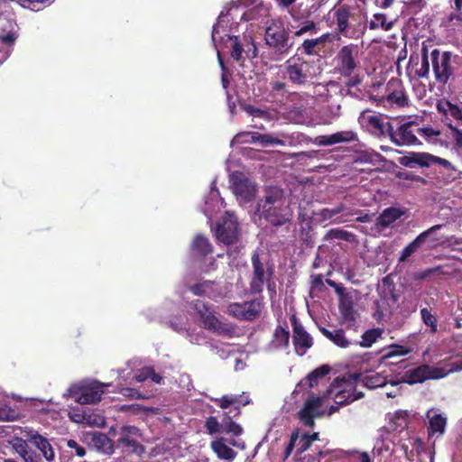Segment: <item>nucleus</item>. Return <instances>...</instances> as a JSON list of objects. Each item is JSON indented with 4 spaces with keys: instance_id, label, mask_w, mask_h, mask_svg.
Returning a JSON list of instances; mask_svg holds the SVG:
<instances>
[{
    "instance_id": "nucleus-1",
    "label": "nucleus",
    "mask_w": 462,
    "mask_h": 462,
    "mask_svg": "<svg viewBox=\"0 0 462 462\" xmlns=\"http://www.w3.org/2000/svg\"><path fill=\"white\" fill-rule=\"evenodd\" d=\"M357 382L356 374L336 378L328 389L326 396L311 395L308 397L298 412L300 421L307 427H313L315 419L326 413V399H331L337 404L328 408V415H331L338 411L339 406L347 405L362 398L363 393L356 390Z\"/></svg>"
},
{
    "instance_id": "nucleus-2",
    "label": "nucleus",
    "mask_w": 462,
    "mask_h": 462,
    "mask_svg": "<svg viewBox=\"0 0 462 462\" xmlns=\"http://www.w3.org/2000/svg\"><path fill=\"white\" fill-rule=\"evenodd\" d=\"M291 21H289L285 28L280 21L273 22L265 31L264 40L266 45L275 55H287L293 46L289 36L292 33L296 37L304 34H315L318 31L317 23L310 19H302L300 16L290 12Z\"/></svg>"
},
{
    "instance_id": "nucleus-3",
    "label": "nucleus",
    "mask_w": 462,
    "mask_h": 462,
    "mask_svg": "<svg viewBox=\"0 0 462 462\" xmlns=\"http://www.w3.org/2000/svg\"><path fill=\"white\" fill-rule=\"evenodd\" d=\"M228 22V12L222 11L217 23L213 26L212 42L217 49L218 43L225 42L226 46L231 50L232 59L239 65H244L246 60H251L257 56V47L250 33L230 35L226 30Z\"/></svg>"
},
{
    "instance_id": "nucleus-4",
    "label": "nucleus",
    "mask_w": 462,
    "mask_h": 462,
    "mask_svg": "<svg viewBox=\"0 0 462 462\" xmlns=\"http://www.w3.org/2000/svg\"><path fill=\"white\" fill-rule=\"evenodd\" d=\"M260 217L273 226H282L291 220L292 216L283 191L278 188L270 189L257 204Z\"/></svg>"
},
{
    "instance_id": "nucleus-5",
    "label": "nucleus",
    "mask_w": 462,
    "mask_h": 462,
    "mask_svg": "<svg viewBox=\"0 0 462 462\" xmlns=\"http://www.w3.org/2000/svg\"><path fill=\"white\" fill-rule=\"evenodd\" d=\"M283 79L294 87L311 85L320 73L319 67L312 60L300 55L289 58L281 67Z\"/></svg>"
},
{
    "instance_id": "nucleus-6",
    "label": "nucleus",
    "mask_w": 462,
    "mask_h": 462,
    "mask_svg": "<svg viewBox=\"0 0 462 462\" xmlns=\"http://www.w3.org/2000/svg\"><path fill=\"white\" fill-rule=\"evenodd\" d=\"M437 109L447 127V134L452 141L457 155L462 160V103L441 99Z\"/></svg>"
},
{
    "instance_id": "nucleus-7",
    "label": "nucleus",
    "mask_w": 462,
    "mask_h": 462,
    "mask_svg": "<svg viewBox=\"0 0 462 462\" xmlns=\"http://www.w3.org/2000/svg\"><path fill=\"white\" fill-rule=\"evenodd\" d=\"M401 163L409 168L416 165L420 167L438 165L439 168L438 174L445 183H450L461 175V172L449 161L427 152H411L401 159Z\"/></svg>"
},
{
    "instance_id": "nucleus-8",
    "label": "nucleus",
    "mask_w": 462,
    "mask_h": 462,
    "mask_svg": "<svg viewBox=\"0 0 462 462\" xmlns=\"http://www.w3.org/2000/svg\"><path fill=\"white\" fill-rule=\"evenodd\" d=\"M462 370V359L456 360L449 364L438 366H430L428 365H420L416 368L410 369L404 373L401 382L408 384L422 383L429 379H439L447 376L450 373Z\"/></svg>"
},
{
    "instance_id": "nucleus-9",
    "label": "nucleus",
    "mask_w": 462,
    "mask_h": 462,
    "mask_svg": "<svg viewBox=\"0 0 462 462\" xmlns=\"http://www.w3.org/2000/svg\"><path fill=\"white\" fill-rule=\"evenodd\" d=\"M109 385L95 380H85L72 384L63 396L72 397L80 404H94L101 400L105 388Z\"/></svg>"
},
{
    "instance_id": "nucleus-10",
    "label": "nucleus",
    "mask_w": 462,
    "mask_h": 462,
    "mask_svg": "<svg viewBox=\"0 0 462 462\" xmlns=\"http://www.w3.org/2000/svg\"><path fill=\"white\" fill-rule=\"evenodd\" d=\"M192 308L202 327L215 334L231 337L234 333V327L219 319L216 312L200 300L193 301Z\"/></svg>"
},
{
    "instance_id": "nucleus-11",
    "label": "nucleus",
    "mask_w": 462,
    "mask_h": 462,
    "mask_svg": "<svg viewBox=\"0 0 462 462\" xmlns=\"http://www.w3.org/2000/svg\"><path fill=\"white\" fill-rule=\"evenodd\" d=\"M230 189L240 206H245L254 200L257 194L256 183L240 171L229 176Z\"/></svg>"
},
{
    "instance_id": "nucleus-12",
    "label": "nucleus",
    "mask_w": 462,
    "mask_h": 462,
    "mask_svg": "<svg viewBox=\"0 0 462 462\" xmlns=\"http://www.w3.org/2000/svg\"><path fill=\"white\" fill-rule=\"evenodd\" d=\"M430 58L436 80L446 84L454 73L452 62L458 57L450 51L441 52L439 49H434L431 51Z\"/></svg>"
},
{
    "instance_id": "nucleus-13",
    "label": "nucleus",
    "mask_w": 462,
    "mask_h": 462,
    "mask_svg": "<svg viewBox=\"0 0 462 462\" xmlns=\"http://www.w3.org/2000/svg\"><path fill=\"white\" fill-rule=\"evenodd\" d=\"M378 105L384 107H403L408 105V97L401 80L392 79L384 87V94L373 97Z\"/></svg>"
},
{
    "instance_id": "nucleus-14",
    "label": "nucleus",
    "mask_w": 462,
    "mask_h": 462,
    "mask_svg": "<svg viewBox=\"0 0 462 462\" xmlns=\"http://www.w3.org/2000/svg\"><path fill=\"white\" fill-rule=\"evenodd\" d=\"M216 236L220 243L226 245H233L238 240V223L233 213L226 212L222 221L217 226Z\"/></svg>"
},
{
    "instance_id": "nucleus-15",
    "label": "nucleus",
    "mask_w": 462,
    "mask_h": 462,
    "mask_svg": "<svg viewBox=\"0 0 462 462\" xmlns=\"http://www.w3.org/2000/svg\"><path fill=\"white\" fill-rule=\"evenodd\" d=\"M15 23L5 15H0V64H2L11 53V45L16 40Z\"/></svg>"
},
{
    "instance_id": "nucleus-16",
    "label": "nucleus",
    "mask_w": 462,
    "mask_h": 462,
    "mask_svg": "<svg viewBox=\"0 0 462 462\" xmlns=\"http://www.w3.org/2000/svg\"><path fill=\"white\" fill-rule=\"evenodd\" d=\"M117 434L116 445L118 448L137 455H142L144 452L143 446L138 442V438L141 437L138 428L134 426H123Z\"/></svg>"
},
{
    "instance_id": "nucleus-17",
    "label": "nucleus",
    "mask_w": 462,
    "mask_h": 462,
    "mask_svg": "<svg viewBox=\"0 0 462 462\" xmlns=\"http://www.w3.org/2000/svg\"><path fill=\"white\" fill-rule=\"evenodd\" d=\"M358 122L362 128L375 136H380L385 132L389 133L391 130V124L389 122L384 121L381 116L370 111H363L358 117Z\"/></svg>"
},
{
    "instance_id": "nucleus-18",
    "label": "nucleus",
    "mask_w": 462,
    "mask_h": 462,
    "mask_svg": "<svg viewBox=\"0 0 462 462\" xmlns=\"http://www.w3.org/2000/svg\"><path fill=\"white\" fill-rule=\"evenodd\" d=\"M262 308V300H254L242 303H232L228 306L227 312L239 319L253 320L260 315Z\"/></svg>"
},
{
    "instance_id": "nucleus-19",
    "label": "nucleus",
    "mask_w": 462,
    "mask_h": 462,
    "mask_svg": "<svg viewBox=\"0 0 462 462\" xmlns=\"http://www.w3.org/2000/svg\"><path fill=\"white\" fill-rule=\"evenodd\" d=\"M419 130L418 125L412 122H405L401 124L396 130L393 129L389 131L391 140L397 145H411L417 143L418 138L415 135V131Z\"/></svg>"
},
{
    "instance_id": "nucleus-20",
    "label": "nucleus",
    "mask_w": 462,
    "mask_h": 462,
    "mask_svg": "<svg viewBox=\"0 0 462 462\" xmlns=\"http://www.w3.org/2000/svg\"><path fill=\"white\" fill-rule=\"evenodd\" d=\"M23 435L41 452L47 462H52L55 459L54 448L46 437L31 428H26L23 430Z\"/></svg>"
},
{
    "instance_id": "nucleus-21",
    "label": "nucleus",
    "mask_w": 462,
    "mask_h": 462,
    "mask_svg": "<svg viewBox=\"0 0 462 462\" xmlns=\"http://www.w3.org/2000/svg\"><path fill=\"white\" fill-rule=\"evenodd\" d=\"M357 53V47L353 44L344 46L340 49L336 60L337 67L343 75L349 76L353 73L357 65L356 60Z\"/></svg>"
},
{
    "instance_id": "nucleus-22",
    "label": "nucleus",
    "mask_w": 462,
    "mask_h": 462,
    "mask_svg": "<svg viewBox=\"0 0 462 462\" xmlns=\"http://www.w3.org/2000/svg\"><path fill=\"white\" fill-rule=\"evenodd\" d=\"M293 328L292 342L297 355L303 356L312 346L313 339L298 321L295 316L291 318Z\"/></svg>"
},
{
    "instance_id": "nucleus-23",
    "label": "nucleus",
    "mask_w": 462,
    "mask_h": 462,
    "mask_svg": "<svg viewBox=\"0 0 462 462\" xmlns=\"http://www.w3.org/2000/svg\"><path fill=\"white\" fill-rule=\"evenodd\" d=\"M353 214L346 210L344 204H339L333 208H323L314 214L315 220L323 224L329 221L333 224H342L348 221Z\"/></svg>"
},
{
    "instance_id": "nucleus-24",
    "label": "nucleus",
    "mask_w": 462,
    "mask_h": 462,
    "mask_svg": "<svg viewBox=\"0 0 462 462\" xmlns=\"http://www.w3.org/2000/svg\"><path fill=\"white\" fill-rule=\"evenodd\" d=\"M355 141H357V134L352 130H346L332 134L319 135L315 137L314 143L319 146H330Z\"/></svg>"
},
{
    "instance_id": "nucleus-25",
    "label": "nucleus",
    "mask_w": 462,
    "mask_h": 462,
    "mask_svg": "<svg viewBox=\"0 0 462 462\" xmlns=\"http://www.w3.org/2000/svg\"><path fill=\"white\" fill-rule=\"evenodd\" d=\"M88 444L97 451L110 455L114 452L113 441L102 432H90L85 436Z\"/></svg>"
},
{
    "instance_id": "nucleus-26",
    "label": "nucleus",
    "mask_w": 462,
    "mask_h": 462,
    "mask_svg": "<svg viewBox=\"0 0 462 462\" xmlns=\"http://www.w3.org/2000/svg\"><path fill=\"white\" fill-rule=\"evenodd\" d=\"M356 374L357 375V380L362 382L364 386L368 389L385 387L391 380L388 379V375L384 372L365 371Z\"/></svg>"
},
{
    "instance_id": "nucleus-27",
    "label": "nucleus",
    "mask_w": 462,
    "mask_h": 462,
    "mask_svg": "<svg viewBox=\"0 0 462 462\" xmlns=\"http://www.w3.org/2000/svg\"><path fill=\"white\" fill-rule=\"evenodd\" d=\"M224 201L220 197L218 189L216 188V180L211 183L208 195L205 198L204 214L208 218H211L213 215L217 213L223 207Z\"/></svg>"
},
{
    "instance_id": "nucleus-28",
    "label": "nucleus",
    "mask_w": 462,
    "mask_h": 462,
    "mask_svg": "<svg viewBox=\"0 0 462 462\" xmlns=\"http://www.w3.org/2000/svg\"><path fill=\"white\" fill-rule=\"evenodd\" d=\"M329 372L330 367L326 365L316 368L297 384L294 393H298L305 389L313 388L318 385L319 381L328 374Z\"/></svg>"
},
{
    "instance_id": "nucleus-29",
    "label": "nucleus",
    "mask_w": 462,
    "mask_h": 462,
    "mask_svg": "<svg viewBox=\"0 0 462 462\" xmlns=\"http://www.w3.org/2000/svg\"><path fill=\"white\" fill-rule=\"evenodd\" d=\"M255 143H260L264 147L268 146H284L287 143H291L290 141L292 135L286 133H278L276 135L270 134L254 133Z\"/></svg>"
},
{
    "instance_id": "nucleus-30",
    "label": "nucleus",
    "mask_w": 462,
    "mask_h": 462,
    "mask_svg": "<svg viewBox=\"0 0 462 462\" xmlns=\"http://www.w3.org/2000/svg\"><path fill=\"white\" fill-rule=\"evenodd\" d=\"M442 225H436L429 228L428 230L420 233L412 242H411L401 253L399 261L405 262L412 254H414L424 241L434 232L439 230Z\"/></svg>"
},
{
    "instance_id": "nucleus-31",
    "label": "nucleus",
    "mask_w": 462,
    "mask_h": 462,
    "mask_svg": "<svg viewBox=\"0 0 462 462\" xmlns=\"http://www.w3.org/2000/svg\"><path fill=\"white\" fill-rule=\"evenodd\" d=\"M402 216V212L395 208H388L384 209L376 218L374 229L377 233H382L390 227L396 220Z\"/></svg>"
},
{
    "instance_id": "nucleus-32",
    "label": "nucleus",
    "mask_w": 462,
    "mask_h": 462,
    "mask_svg": "<svg viewBox=\"0 0 462 462\" xmlns=\"http://www.w3.org/2000/svg\"><path fill=\"white\" fill-rule=\"evenodd\" d=\"M28 442L29 441L27 438L26 439H23L20 437H14L10 440V445L12 446L13 449L23 462L32 461L34 458L40 456L29 448Z\"/></svg>"
},
{
    "instance_id": "nucleus-33",
    "label": "nucleus",
    "mask_w": 462,
    "mask_h": 462,
    "mask_svg": "<svg viewBox=\"0 0 462 462\" xmlns=\"http://www.w3.org/2000/svg\"><path fill=\"white\" fill-rule=\"evenodd\" d=\"M427 417L430 422L429 436H442L445 432L447 418L443 414L438 413L435 410L428 411Z\"/></svg>"
},
{
    "instance_id": "nucleus-34",
    "label": "nucleus",
    "mask_w": 462,
    "mask_h": 462,
    "mask_svg": "<svg viewBox=\"0 0 462 462\" xmlns=\"http://www.w3.org/2000/svg\"><path fill=\"white\" fill-rule=\"evenodd\" d=\"M170 327L178 333L185 334V337L191 344L204 345L207 344L209 346V342L207 340L206 335L202 330H188L184 324L170 322Z\"/></svg>"
},
{
    "instance_id": "nucleus-35",
    "label": "nucleus",
    "mask_w": 462,
    "mask_h": 462,
    "mask_svg": "<svg viewBox=\"0 0 462 462\" xmlns=\"http://www.w3.org/2000/svg\"><path fill=\"white\" fill-rule=\"evenodd\" d=\"M252 263L254 267V276L251 282V289L254 292H259L263 290L265 275L263 265L260 262L259 255L257 253H254L253 254Z\"/></svg>"
},
{
    "instance_id": "nucleus-36",
    "label": "nucleus",
    "mask_w": 462,
    "mask_h": 462,
    "mask_svg": "<svg viewBox=\"0 0 462 462\" xmlns=\"http://www.w3.org/2000/svg\"><path fill=\"white\" fill-rule=\"evenodd\" d=\"M393 443L389 438V432L385 429L378 431V437L374 445L373 453L378 456L389 454L393 449Z\"/></svg>"
},
{
    "instance_id": "nucleus-37",
    "label": "nucleus",
    "mask_w": 462,
    "mask_h": 462,
    "mask_svg": "<svg viewBox=\"0 0 462 462\" xmlns=\"http://www.w3.org/2000/svg\"><path fill=\"white\" fill-rule=\"evenodd\" d=\"M290 333L282 327L278 326L273 336V339L267 346L269 351L286 348L289 346Z\"/></svg>"
},
{
    "instance_id": "nucleus-38",
    "label": "nucleus",
    "mask_w": 462,
    "mask_h": 462,
    "mask_svg": "<svg viewBox=\"0 0 462 462\" xmlns=\"http://www.w3.org/2000/svg\"><path fill=\"white\" fill-rule=\"evenodd\" d=\"M210 447L220 459L233 461L236 457V452L226 444L224 439L211 441Z\"/></svg>"
},
{
    "instance_id": "nucleus-39",
    "label": "nucleus",
    "mask_w": 462,
    "mask_h": 462,
    "mask_svg": "<svg viewBox=\"0 0 462 462\" xmlns=\"http://www.w3.org/2000/svg\"><path fill=\"white\" fill-rule=\"evenodd\" d=\"M328 38V34H323L319 38L307 39L298 48V51H301L307 55H315L319 52L320 47L327 42Z\"/></svg>"
},
{
    "instance_id": "nucleus-40",
    "label": "nucleus",
    "mask_w": 462,
    "mask_h": 462,
    "mask_svg": "<svg viewBox=\"0 0 462 462\" xmlns=\"http://www.w3.org/2000/svg\"><path fill=\"white\" fill-rule=\"evenodd\" d=\"M191 252L196 256H206L212 252V245L206 236L199 234L193 239Z\"/></svg>"
},
{
    "instance_id": "nucleus-41",
    "label": "nucleus",
    "mask_w": 462,
    "mask_h": 462,
    "mask_svg": "<svg viewBox=\"0 0 462 462\" xmlns=\"http://www.w3.org/2000/svg\"><path fill=\"white\" fill-rule=\"evenodd\" d=\"M409 414L407 411H397L389 416V428L393 431H402L408 424Z\"/></svg>"
},
{
    "instance_id": "nucleus-42",
    "label": "nucleus",
    "mask_w": 462,
    "mask_h": 462,
    "mask_svg": "<svg viewBox=\"0 0 462 462\" xmlns=\"http://www.w3.org/2000/svg\"><path fill=\"white\" fill-rule=\"evenodd\" d=\"M242 108L249 116L253 118V121L255 119H262L265 122H271L274 118L271 111L266 108L257 107L249 104L243 105Z\"/></svg>"
},
{
    "instance_id": "nucleus-43",
    "label": "nucleus",
    "mask_w": 462,
    "mask_h": 462,
    "mask_svg": "<svg viewBox=\"0 0 462 462\" xmlns=\"http://www.w3.org/2000/svg\"><path fill=\"white\" fill-rule=\"evenodd\" d=\"M320 331L326 337L339 347L346 348L352 345V342L346 337L345 332L342 329L330 331L325 328H321Z\"/></svg>"
},
{
    "instance_id": "nucleus-44",
    "label": "nucleus",
    "mask_w": 462,
    "mask_h": 462,
    "mask_svg": "<svg viewBox=\"0 0 462 462\" xmlns=\"http://www.w3.org/2000/svg\"><path fill=\"white\" fill-rule=\"evenodd\" d=\"M352 14L349 9L345 6H341L335 12L336 22L337 30L340 33L346 35L349 28V20L352 17Z\"/></svg>"
},
{
    "instance_id": "nucleus-45",
    "label": "nucleus",
    "mask_w": 462,
    "mask_h": 462,
    "mask_svg": "<svg viewBox=\"0 0 462 462\" xmlns=\"http://www.w3.org/2000/svg\"><path fill=\"white\" fill-rule=\"evenodd\" d=\"M248 396L236 395V394H226L222 396L221 398L215 399V402L221 407L222 409H226L231 405H246L249 403Z\"/></svg>"
},
{
    "instance_id": "nucleus-46",
    "label": "nucleus",
    "mask_w": 462,
    "mask_h": 462,
    "mask_svg": "<svg viewBox=\"0 0 462 462\" xmlns=\"http://www.w3.org/2000/svg\"><path fill=\"white\" fill-rule=\"evenodd\" d=\"M215 282L210 281H203L190 287V291L195 295H207L209 298L215 299L219 296L215 292Z\"/></svg>"
},
{
    "instance_id": "nucleus-47",
    "label": "nucleus",
    "mask_w": 462,
    "mask_h": 462,
    "mask_svg": "<svg viewBox=\"0 0 462 462\" xmlns=\"http://www.w3.org/2000/svg\"><path fill=\"white\" fill-rule=\"evenodd\" d=\"M411 352V349L401 345H390L381 351V358L387 360L394 356H403Z\"/></svg>"
},
{
    "instance_id": "nucleus-48",
    "label": "nucleus",
    "mask_w": 462,
    "mask_h": 462,
    "mask_svg": "<svg viewBox=\"0 0 462 462\" xmlns=\"http://www.w3.org/2000/svg\"><path fill=\"white\" fill-rule=\"evenodd\" d=\"M430 59L427 46L423 42L421 48V63L420 68L415 70V75L418 78H428L430 74Z\"/></svg>"
},
{
    "instance_id": "nucleus-49",
    "label": "nucleus",
    "mask_w": 462,
    "mask_h": 462,
    "mask_svg": "<svg viewBox=\"0 0 462 462\" xmlns=\"http://www.w3.org/2000/svg\"><path fill=\"white\" fill-rule=\"evenodd\" d=\"M393 26V22H387L384 14H374L369 23V28L372 30L382 28L384 31H390Z\"/></svg>"
},
{
    "instance_id": "nucleus-50",
    "label": "nucleus",
    "mask_w": 462,
    "mask_h": 462,
    "mask_svg": "<svg viewBox=\"0 0 462 462\" xmlns=\"http://www.w3.org/2000/svg\"><path fill=\"white\" fill-rule=\"evenodd\" d=\"M383 330L382 328H373L365 331L362 335L360 345L364 347H370L378 338L382 337Z\"/></svg>"
},
{
    "instance_id": "nucleus-51",
    "label": "nucleus",
    "mask_w": 462,
    "mask_h": 462,
    "mask_svg": "<svg viewBox=\"0 0 462 462\" xmlns=\"http://www.w3.org/2000/svg\"><path fill=\"white\" fill-rule=\"evenodd\" d=\"M209 348L215 355L218 356L222 359L226 358L233 351L232 346L230 345H226L217 341H210Z\"/></svg>"
},
{
    "instance_id": "nucleus-52",
    "label": "nucleus",
    "mask_w": 462,
    "mask_h": 462,
    "mask_svg": "<svg viewBox=\"0 0 462 462\" xmlns=\"http://www.w3.org/2000/svg\"><path fill=\"white\" fill-rule=\"evenodd\" d=\"M420 317L423 323L430 328L431 333H436L438 330V320L434 314L427 308L420 310Z\"/></svg>"
},
{
    "instance_id": "nucleus-53",
    "label": "nucleus",
    "mask_w": 462,
    "mask_h": 462,
    "mask_svg": "<svg viewBox=\"0 0 462 462\" xmlns=\"http://www.w3.org/2000/svg\"><path fill=\"white\" fill-rule=\"evenodd\" d=\"M326 240L339 239L346 242H351L354 239V235L347 231L339 228H333L328 231L325 236Z\"/></svg>"
},
{
    "instance_id": "nucleus-54",
    "label": "nucleus",
    "mask_w": 462,
    "mask_h": 462,
    "mask_svg": "<svg viewBox=\"0 0 462 462\" xmlns=\"http://www.w3.org/2000/svg\"><path fill=\"white\" fill-rule=\"evenodd\" d=\"M222 431L239 436L242 434L243 429L239 424L233 421L230 416L226 415L222 420Z\"/></svg>"
},
{
    "instance_id": "nucleus-55",
    "label": "nucleus",
    "mask_w": 462,
    "mask_h": 462,
    "mask_svg": "<svg viewBox=\"0 0 462 462\" xmlns=\"http://www.w3.org/2000/svg\"><path fill=\"white\" fill-rule=\"evenodd\" d=\"M106 423L105 417L100 413H95L87 410L85 424L88 426L102 427Z\"/></svg>"
},
{
    "instance_id": "nucleus-56",
    "label": "nucleus",
    "mask_w": 462,
    "mask_h": 462,
    "mask_svg": "<svg viewBox=\"0 0 462 462\" xmlns=\"http://www.w3.org/2000/svg\"><path fill=\"white\" fill-rule=\"evenodd\" d=\"M340 313L344 322L348 323L349 325L356 319V312L351 304L342 303L340 305Z\"/></svg>"
},
{
    "instance_id": "nucleus-57",
    "label": "nucleus",
    "mask_w": 462,
    "mask_h": 462,
    "mask_svg": "<svg viewBox=\"0 0 462 462\" xmlns=\"http://www.w3.org/2000/svg\"><path fill=\"white\" fill-rule=\"evenodd\" d=\"M254 133V132H242L237 134L232 139L230 145L234 146L236 143H255Z\"/></svg>"
},
{
    "instance_id": "nucleus-58",
    "label": "nucleus",
    "mask_w": 462,
    "mask_h": 462,
    "mask_svg": "<svg viewBox=\"0 0 462 462\" xmlns=\"http://www.w3.org/2000/svg\"><path fill=\"white\" fill-rule=\"evenodd\" d=\"M206 430L209 434H216L222 431V422L219 423L216 417H209L206 420Z\"/></svg>"
},
{
    "instance_id": "nucleus-59",
    "label": "nucleus",
    "mask_w": 462,
    "mask_h": 462,
    "mask_svg": "<svg viewBox=\"0 0 462 462\" xmlns=\"http://www.w3.org/2000/svg\"><path fill=\"white\" fill-rule=\"evenodd\" d=\"M67 447L71 449L72 454L83 457L86 455V449L84 447L80 446L76 440L69 439L67 440Z\"/></svg>"
},
{
    "instance_id": "nucleus-60",
    "label": "nucleus",
    "mask_w": 462,
    "mask_h": 462,
    "mask_svg": "<svg viewBox=\"0 0 462 462\" xmlns=\"http://www.w3.org/2000/svg\"><path fill=\"white\" fill-rule=\"evenodd\" d=\"M86 413H87V410L74 408V409H71V411H69V418L71 419V420H73L77 423H84L85 424Z\"/></svg>"
},
{
    "instance_id": "nucleus-61",
    "label": "nucleus",
    "mask_w": 462,
    "mask_h": 462,
    "mask_svg": "<svg viewBox=\"0 0 462 462\" xmlns=\"http://www.w3.org/2000/svg\"><path fill=\"white\" fill-rule=\"evenodd\" d=\"M120 393L126 397H129L131 399H144L147 398V395L144 393H140L138 390L131 388V387H125L120 390Z\"/></svg>"
},
{
    "instance_id": "nucleus-62",
    "label": "nucleus",
    "mask_w": 462,
    "mask_h": 462,
    "mask_svg": "<svg viewBox=\"0 0 462 462\" xmlns=\"http://www.w3.org/2000/svg\"><path fill=\"white\" fill-rule=\"evenodd\" d=\"M151 374V367H144L138 370L132 377V380L136 383H143L149 378Z\"/></svg>"
},
{
    "instance_id": "nucleus-63",
    "label": "nucleus",
    "mask_w": 462,
    "mask_h": 462,
    "mask_svg": "<svg viewBox=\"0 0 462 462\" xmlns=\"http://www.w3.org/2000/svg\"><path fill=\"white\" fill-rule=\"evenodd\" d=\"M310 445L311 444L310 442V439H308V438H306V436L304 434L301 437H300L298 435V440L296 442V446L298 447L297 448L298 454H301L304 451H306L310 448Z\"/></svg>"
},
{
    "instance_id": "nucleus-64",
    "label": "nucleus",
    "mask_w": 462,
    "mask_h": 462,
    "mask_svg": "<svg viewBox=\"0 0 462 462\" xmlns=\"http://www.w3.org/2000/svg\"><path fill=\"white\" fill-rule=\"evenodd\" d=\"M292 112L295 113V116H297L295 120L298 123H305L306 118L310 115V110L301 107H294Z\"/></svg>"
}]
</instances>
